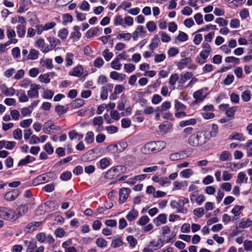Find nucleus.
<instances>
[{"label": "nucleus", "instance_id": "47", "mask_svg": "<svg viewBox=\"0 0 252 252\" xmlns=\"http://www.w3.org/2000/svg\"><path fill=\"white\" fill-rule=\"evenodd\" d=\"M225 61L226 63H233L236 64H239L240 63L239 59L233 56L226 57L225 59Z\"/></svg>", "mask_w": 252, "mask_h": 252}, {"label": "nucleus", "instance_id": "48", "mask_svg": "<svg viewBox=\"0 0 252 252\" xmlns=\"http://www.w3.org/2000/svg\"><path fill=\"white\" fill-rule=\"evenodd\" d=\"M73 58V54L69 53H67L66 57L65 58V62L66 63V65L67 66H70L73 63L72 59Z\"/></svg>", "mask_w": 252, "mask_h": 252}, {"label": "nucleus", "instance_id": "37", "mask_svg": "<svg viewBox=\"0 0 252 252\" xmlns=\"http://www.w3.org/2000/svg\"><path fill=\"white\" fill-rule=\"evenodd\" d=\"M193 174V172L191 169H186L180 172L181 176L185 178H189Z\"/></svg>", "mask_w": 252, "mask_h": 252}, {"label": "nucleus", "instance_id": "49", "mask_svg": "<svg viewBox=\"0 0 252 252\" xmlns=\"http://www.w3.org/2000/svg\"><path fill=\"white\" fill-rule=\"evenodd\" d=\"M13 136L14 139L20 140L22 138V131L20 128H17L13 131Z\"/></svg>", "mask_w": 252, "mask_h": 252}, {"label": "nucleus", "instance_id": "62", "mask_svg": "<svg viewBox=\"0 0 252 252\" xmlns=\"http://www.w3.org/2000/svg\"><path fill=\"white\" fill-rule=\"evenodd\" d=\"M150 220L147 216H143L138 220V224L140 225H144L147 223Z\"/></svg>", "mask_w": 252, "mask_h": 252}, {"label": "nucleus", "instance_id": "31", "mask_svg": "<svg viewBox=\"0 0 252 252\" xmlns=\"http://www.w3.org/2000/svg\"><path fill=\"white\" fill-rule=\"evenodd\" d=\"M120 59L116 57L115 60L111 63V67L114 69L119 70L121 68L122 64L119 63Z\"/></svg>", "mask_w": 252, "mask_h": 252}, {"label": "nucleus", "instance_id": "15", "mask_svg": "<svg viewBox=\"0 0 252 252\" xmlns=\"http://www.w3.org/2000/svg\"><path fill=\"white\" fill-rule=\"evenodd\" d=\"M35 158L34 157L28 155L25 158L21 159L18 162V165L19 166L25 165L35 160Z\"/></svg>", "mask_w": 252, "mask_h": 252}, {"label": "nucleus", "instance_id": "32", "mask_svg": "<svg viewBox=\"0 0 252 252\" xmlns=\"http://www.w3.org/2000/svg\"><path fill=\"white\" fill-rule=\"evenodd\" d=\"M17 210L18 214L22 216L28 212V206L26 204L21 205L18 207Z\"/></svg>", "mask_w": 252, "mask_h": 252}, {"label": "nucleus", "instance_id": "30", "mask_svg": "<svg viewBox=\"0 0 252 252\" xmlns=\"http://www.w3.org/2000/svg\"><path fill=\"white\" fill-rule=\"evenodd\" d=\"M231 157V155L228 151H224L220 154V159L221 161L228 160Z\"/></svg>", "mask_w": 252, "mask_h": 252}, {"label": "nucleus", "instance_id": "44", "mask_svg": "<svg viewBox=\"0 0 252 252\" xmlns=\"http://www.w3.org/2000/svg\"><path fill=\"white\" fill-rule=\"evenodd\" d=\"M38 78L41 82L47 84L50 82V79L49 78V75L48 74H41L39 76Z\"/></svg>", "mask_w": 252, "mask_h": 252}, {"label": "nucleus", "instance_id": "6", "mask_svg": "<svg viewBox=\"0 0 252 252\" xmlns=\"http://www.w3.org/2000/svg\"><path fill=\"white\" fill-rule=\"evenodd\" d=\"M130 191V189L128 188H123L120 189L119 191L120 203H123L126 200Z\"/></svg>", "mask_w": 252, "mask_h": 252}, {"label": "nucleus", "instance_id": "42", "mask_svg": "<svg viewBox=\"0 0 252 252\" xmlns=\"http://www.w3.org/2000/svg\"><path fill=\"white\" fill-rule=\"evenodd\" d=\"M102 55L105 60L107 62L109 61L113 56V53L112 52H109V50L107 49H105L102 52Z\"/></svg>", "mask_w": 252, "mask_h": 252}, {"label": "nucleus", "instance_id": "51", "mask_svg": "<svg viewBox=\"0 0 252 252\" xmlns=\"http://www.w3.org/2000/svg\"><path fill=\"white\" fill-rule=\"evenodd\" d=\"M71 173L69 171H66L62 174L60 176V179L63 181H67L71 177Z\"/></svg>", "mask_w": 252, "mask_h": 252}, {"label": "nucleus", "instance_id": "28", "mask_svg": "<svg viewBox=\"0 0 252 252\" xmlns=\"http://www.w3.org/2000/svg\"><path fill=\"white\" fill-rule=\"evenodd\" d=\"M17 32L20 37L24 36L26 33V30L24 25H19L17 27Z\"/></svg>", "mask_w": 252, "mask_h": 252}, {"label": "nucleus", "instance_id": "63", "mask_svg": "<svg viewBox=\"0 0 252 252\" xmlns=\"http://www.w3.org/2000/svg\"><path fill=\"white\" fill-rule=\"evenodd\" d=\"M244 247L246 251L252 250V241L250 240H245L244 242Z\"/></svg>", "mask_w": 252, "mask_h": 252}, {"label": "nucleus", "instance_id": "52", "mask_svg": "<svg viewBox=\"0 0 252 252\" xmlns=\"http://www.w3.org/2000/svg\"><path fill=\"white\" fill-rule=\"evenodd\" d=\"M54 94V93L50 90H46L44 92L43 97L45 99H51Z\"/></svg>", "mask_w": 252, "mask_h": 252}, {"label": "nucleus", "instance_id": "25", "mask_svg": "<svg viewBox=\"0 0 252 252\" xmlns=\"http://www.w3.org/2000/svg\"><path fill=\"white\" fill-rule=\"evenodd\" d=\"M191 62L190 58H186L178 63L177 66L179 69H182L185 67V65H187Z\"/></svg>", "mask_w": 252, "mask_h": 252}, {"label": "nucleus", "instance_id": "60", "mask_svg": "<svg viewBox=\"0 0 252 252\" xmlns=\"http://www.w3.org/2000/svg\"><path fill=\"white\" fill-rule=\"evenodd\" d=\"M104 64V61L100 57L97 58L94 62V65L96 67H100Z\"/></svg>", "mask_w": 252, "mask_h": 252}, {"label": "nucleus", "instance_id": "41", "mask_svg": "<svg viewBox=\"0 0 252 252\" xmlns=\"http://www.w3.org/2000/svg\"><path fill=\"white\" fill-rule=\"evenodd\" d=\"M218 132V126L216 124H213L212 126V130L209 132L210 138L211 137H216Z\"/></svg>", "mask_w": 252, "mask_h": 252}, {"label": "nucleus", "instance_id": "58", "mask_svg": "<svg viewBox=\"0 0 252 252\" xmlns=\"http://www.w3.org/2000/svg\"><path fill=\"white\" fill-rule=\"evenodd\" d=\"M93 125L94 126H100L102 125L103 123V119L102 117L98 116L96 117H94L93 120Z\"/></svg>", "mask_w": 252, "mask_h": 252}, {"label": "nucleus", "instance_id": "1", "mask_svg": "<svg viewBox=\"0 0 252 252\" xmlns=\"http://www.w3.org/2000/svg\"><path fill=\"white\" fill-rule=\"evenodd\" d=\"M210 139V136L208 131H198L189 137L188 143L191 146L198 147L205 144Z\"/></svg>", "mask_w": 252, "mask_h": 252}, {"label": "nucleus", "instance_id": "17", "mask_svg": "<svg viewBox=\"0 0 252 252\" xmlns=\"http://www.w3.org/2000/svg\"><path fill=\"white\" fill-rule=\"evenodd\" d=\"M138 216V212L134 208L130 211L126 216V219L130 221L135 220Z\"/></svg>", "mask_w": 252, "mask_h": 252}, {"label": "nucleus", "instance_id": "34", "mask_svg": "<svg viewBox=\"0 0 252 252\" xmlns=\"http://www.w3.org/2000/svg\"><path fill=\"white\" fill-rule=\"evenodd\" d=\"M67 109L63 105H58L55 107V111L59 115H62L66 112Z\"/></svg>", "mask_w": 252, "mask_h": 252}, {"label": "nucleus", "instance_id": "23", "mask_svg": "<svg viewBox=\"0 0 252 252\" xmlns=\"http://www.w3.org/2000/svg\"><path fill=\"white\" fill-rule=\"evenodd\" d=\"M54 125V124L52 121H48L44 125L43 131L45 133L50 134L51 133V129H52V126Z\"/></svg>", "mask_w": 252, "mask_h": 252}, {"label": "nucleus", "instance_id": "38", "mask_svg": "<svg viewBox=\"0 0 252 252\" xmlns=\"http://www.w3.org/2000/svg\"><path fill=\"white\" fill-rule=\"evenodd\" d=\"M85 140L88 144H91L94 141V134L92 131H89L86 134Z\"/></svg>", "mask_w": 252, "mask_h": 252}, {"label": "nucleus", "instance_id": "14", "mask_svg": "<svg viewBox=\"0 0 252 252\" xmlns=\"http://www.w3.org/2000/svg\"><path fill=\"white\" fill-rule=\"evenodd\" d=\"M126 143H123V149L121 150L118 149V146L117 144H111L107 147V150L108 151L112 153H115L123 151L126 148Z\"/></svg>", "mask_w": 252, "mask_h": 252}, {"label": "nucleus", "instance_id": "9", "mask_svg": "<svg viewBox=\"0 0 252 252\" xmlns=\"http://www.w3.org/2000/svg\"><path fill=\"white\" fill-rule=\"evenodd\" d=\"M154 153L161 151L166 147V143L163 141H153Z\"/></svg>", "mask_w": 252, "mask_h": 252}, {"label": "nucleus", "instance_id": "33", "mask_svg": "<svg viewBox=\"0 0 252 252\" xmlns=\"http://www.w3.org/2000/svg\"><path fill=\"white\" fill-rule=\"evenodd\" d=\"M49 41L50 42L51 49H53L56 46L60 45L61 44L60 40L54 37H50Z\"/></svg>", "mask_w": 252, "mask_h": 252}, {"label": "nucleus", "instance_id": "12", "mask_svg": "<svg viewBox=\"0 0 252 252\" xmlns=\"http://www.w3.org/2000/svg\"><path fill=\"white\" fill-rule=\"evenodd\" d=\"M1 92L7 96H12L15 94V89L11 88H7L5 84H3L1 87Z\"/></svg>", "mask_w": 252, "mask_h": 252}, {"label": "nucleus", "instance_id": "22", "mask_svg": "<svg viewBox=\"0 0 252 252\" xmlns=\"http://www.w3.org/2000/svg\"><path fill=\"white\" fill-rule=\"evenodd\" d=\"M159 42L160 41L158 36L157 35H155L152 40L151 44L149 45V48L151 50H153L157 48L158 46Z\"/></svg>", "mask_w": 252, "mask_h": 252}, {"label": "nucleus", "instance_id": "4", "mask_svg": "<svg viewBox=\"0 0 252 252\" xmlns=\"http://www.w3.org/2000/svg\"><path fill=\"white\" fill-rule=\"evenodd\" d=\"M20 193L21 191L19 189H12L4 195V198L8 201H12L15 200Z\"/></svg>", "mask_w": 252, "mask_h": 252}, {"label": "nucleus", "instance_id": "11", "mask_svg": "<svg viewBox=\"0 0 252 252\" xmlns=\"http://www.w3.org/2000/svg\"><path fill=\"white\" fill-rule=\"evenodd\" d=\"M25 246L27 247L26 252H33L37 247L36 242L34 241L24 240Z\"/></svg>", "mask_w": 252, "mask_h": 252}, {"label": "nucleus", "instance_id": "26", "mask_svg": "<svg viewBox=\"0 0 252 252\" xmlns=\"http://www.w3.org/2000/svg\"><path fill=\"white\" fill-rule=\"evenodd\" d=\"M166 215L164 214H160L156 219H154V222L157 225H159L158 221L161 222L162 223L164 224L166 222Z\"/></svg>", "mask_w": 252, "mask_h": 252}, {"label": "nucleus", "instance_id": "20", "mask_svg": "<svg viewBox=\"0 0 252 252\" xmlns=\"http://www.w3.org/2000/svg\"><path fill=\"white\" fill-rule=\"evenodd\" d=\"M123 245V242L122 238L118 236H115L112 242L111 245L114 248H116L120 247Z\"/></svg>", "mask_w": 252, "mask_h": 252}, {"label": "nucleus", "instance_id": "10", "mask_svg": "<svg viewBox=\"0 0 252 252\" xmlns=\"http://www.w3.org/2000/svg\"><path fill=\"white\" fill-rule=\"evenodd\" d=\"M83 73V68L80 65H78L74 67L72 71L69 72V75L70 76L80 77Z\"/></svg>", "mask_w": 252, "mask_h": 252}, {"label": "nucleus", "instance_id": "5", "mask_svg": "<svg viewBox=\"0 0 252 252\" xmlns=\"http://www.w3.org/2000/svg\"><path fill=\"white\" fill-rule=\"evenodd\" d=\"M41 88V86L39 85H36L35 84H32L31 85V89L28 91V95L31 97H38V90Z\"/></svg>", "mask_w": 252, "mask_h": 252}, {"label": "nucleus", "instance_id": "8", "mask_svg": "<svg viewBox=\"0 0 252 252\" xmlns=\"http://www.w3.org/2000/svg\"><path fill=\"white\" fill-rule=\"evenodd\" d=\"M172 127V125L168 122H166V124H162L159 126V131L160 134L164 135L168 132Z\"/></svg>", "mask_w": 252, "mask_h": 252}, {"label": "nucleus", "instance_id": "61", "mask_svg": "<svg viewBox=\"0 0 252 252\" xmlns=\"http://www.w3.org/2000/svg\"><path fill=\"white\" fill-rule=\"evenodd\" d=\"M46 234L44 232H41L37 234L36 238L38 241L42 243L46 241Z\"/></svg>", "mask_w": 252, "mask_h": 252}, {"label": "nucleus", "instance_id": "54", "mask_svg": "<svg viewBox=\"0 0 252 252\" xmlns=\"http://www.w3.org/2000/svg\"><path fill=\"white\" fill-rule=\"evenodd\" d=\"M177 39L179 41H186L188 39V35L183 32H180L177 37Z\"/></svg>", "mask_w": 252, "mask_h": 252}, {"label": "nucleus", "instance_id": "57", "mask_svg": "<svg viewBox=\"0 0 252 252\" xmlns=\"http://www.w3.org/2000/svg\"><path fill=\"white\" fill-rule=\"evenodd\" d=\"M126 240L132 247H134L137 244V240L132 235H129L126 237Z\"/></svg>", "mask_w": 252, "mask_h": 252}, {"label": "nucleus", "instance_id": "7", "mask_svg": "<svg viewBox=\"0 0 252 252\" xmlns=\"http://www.w3.org/2000/svg\"><path fill=\"white\" fill-rule=\"evenodd\" d=\"M153 142H149L143 146L141 148L142 153L144 154H150L151 153H154V148Z\"/></svg>", "mask_w": 252, "mask_h": 252}, {"label": "nucleus", "instance_id": "3", "mask_svg": "<svg viewBox=\"0 0 252 252\" xmlns=\"http://www.w3.org/2000/svg\"><path fill=\"white\" fill-rule=\"evenodd\" d=\"M15 213L8 207L0 206V218L5 220H14Z\"/></svg>", "mask_w": 252, "mask_h": 252}, {"label": "nucleus", "instance_id": "64", "mask_svg": "<svg viewBox=\"0 0 252 252\" xmlns=\"http://www.w3.org/2000/svg\"><path fill=\"white\" fill-rule=\"evenodd\" d=\"M193 213L198 218H200L205 214V212L203 208H198L194 210Z\"/></svg>", "mask_w": 252, "mask_h": 252}, {"label": "nucleus", "instance_id": "29", "mask_svg": "<svg viewBox=\"0 0 252 252\" xmlns=\"http://www.w3.org/2000/svg\"><path fill=\"white\" fill-rule=\"evenodd\" d=\"M192 74L191 72H187L184 75H182L179 81L180 84H184L187 80L189 79L192 77Z\"/></svg>", "mask_w": 252, "mask_h": 252}, {"label": "nucleus", "instance_id": "35", "mask_svg": "<svg viewBox=\"0 0 252 252\" xmlns=\"http://www.w3.org/2000/svg\"><path fill=\"white\" fill-rule=\"evenodd\" d=\"M68 33V32L67 29L63 28L59 31L58 36L62 40H64L66 38Z\"/></svg>", "mask_w": 252, "mask_h": 252}, {"label": "nucleus", "instance_id": "24", "mask_svg": "<svg viewBox=\"0 0 252 252\" xmlns=\"http://www.w3.org/2000/svg\"><path fill=\"white\" fill-rule=\"evenodd\" d=\"M237 179L236 182L238 183H242L245 182L246 183H247L248 181V177L246 176V174L244 172H240L237 176Z\"/></svg>", "mask_w": 252, "mask_h": 252}, {"label": "nucleus", "instance_id": "55", "mask_svg": "<svg viewBox=\"0 0 252 252\" xmlns=\"http://www.w3.org/2000/svg\"><path fill=\"white\" fill-rule=\"evenodd\" d=\"M234 78V77L233 75L228 74L223 81L224 84L225 85H229L233 82Z\"/></svg>", "mask_w": 252, "mask_h": 252}, {"label": "nucleus", "instance_id": "50", "mask_svg": "<svg viewBox=\"0 0 252 252\" xmlns=\"http://www.w3.org/2000/svg\"><path fill=\"white\" fill-rule=\"evenodd\" d=\"M99 162L100 168L103 169L106 168L110 164L109 160L106 158L101 159Z\"/></svg>", "mask_w": 252, "mask_h": 252}, {"label": "nucleus", "instance_id": "45", "mask_svg": "<svg viewBox=\"0 0 252 252\" xmlns=\"http://www.w3.org/2000/svg\"><path fill=\"white\" fill-rule=\"evenodd\" d=\"M244 208V207L243 206L235 205L231 210V213L235 216H237L240 214L241 209Z\"/></svg>", "mask_w": 252, "mask_h": 252}, {"label": "nucleus", "instance_id": "13", "mask_svg": "<svg viewBox=\"0 0 252 252\" xmlns=\"http://www.w3.org/2000/svg\"><path fill=\"white\" fill-rule=\"evenodd\" d=\"M100 34L99 30L97 27H94L89 30L86 33V37L88 38H91L94 35H99Z\"/></svg>", "mask_w": 252, "mask_h": 252}, {"label": "nucleus", "instance_id": "56", "mask_svg": "<svg viewBox=\"0 0 252 252\" xmlns=\"http://www.w3.org/2000/svg\"><path fill=\"white\" fill-rule=\"evenodd\" d=\"M63 24L64 25L67 24V23H71L73 20L72 16L69 14H65L63 16Z\"/></svg>", "mask_w": 252, "mask_h": 252}, {"label": "nucleus", "instance_id": "53", "mask_svg": "<svg viewBox=\"0 0 252 252\" xmlns=\"http://www.w3.org/2000/svg\"><path fill=\"white\" fill-rule=\"evenodd\" d=\"M124 69L128 73L132 72L135 69V66L132 63H126L124 65Z\"/></svg>", "mask_w": 252, "mask_h": 252}, {"label": "nucleus", "instance_id": "18", "mask_svg": "<svg viewBox=\"0 0 252 252\" xmlns=\"http://www.w3.org/2000/svg\"><path fill=\"white\" fill-rule=\"evenodd\" d=\"M229 139L230 140H237L240 141L245 140V137L243 134L238 132H233L229 136Z\"/></svg>", "mask_w": 252, "mask_h": 252}, {"label": "nucleus", "instance_id": "16", "mask_svg": "<svg viewBox=\"0 0 252 252\" xmlns=\"http://www.w3.org/2000/svg\"><path fill=\"white\" fill-rule=\"evenodd\" d=\"M39 54V52L38 51L34 49H31L26 60H36L38 58ZM24 60L25 59H24Z\"/></svg>", "mask_w": 252, "mask_h": 252}, {"label": "nucleus", "instance_id": "27", "mask_svg": "<svg viewBox=\"0 0 252 252\" xmlns=\"http://www.w3.org/2000/svg\"><path fill=\"white\" fill-rule=\"evenodd\" d=\"M196 120L195 119H191L189 120L183 121L180 123V126L185 127L189 125H194L196 124Z\"/></svg>", "mask_w": 252, "mask_h": 252}, {"label": "nucleus", "instance_id": "2", "mask_svg": "<svg viewBox=\"0 0 252 252\" xmlns=\"http://www.w3.org/2000/svg\"><path fill=\"white\" fill-rule=\"evenodd\" d=\"M126 170V167L125 166L119 165L109 169L104 177L105 179L111 180L124 173Z\"/></svg>", "mask_w": 252, "mask_h": 252}, {"label": "nucleus", "instance_id": "19", "mask_svg": "<svg viewBox=\"0 0 252 252\" xmlns=\"http://www.w3.org/2000/svg\"><path fill=\"white\" fill-rule=\"evenodd\" d=\"M85 104V101L83 99L81 98H77L70 103L71 107L75 109L80 107L83 106Z\"/></svg>", "mask_w": 252, "mask_h": 252}, {"label": "nucleus", "instance_id": "39", "mask_svg": "<svg viewBox=\"0 0 252 252\" xmlns=\"http://www.w3.org/2000/svg\"><path fill=\"white\" fill-rule=\"evenodd\" d=\"M252 225V220H250V219H247L246 220H243L241 221L239 223V227L240 228H246L248 227H249Z\"/></svg>", "mask_w": 252, "mask_h": 252}, {"label": "nucleus", "instance_id": "46", "mask_svg": "<svg viewBox=\"0 0 252 252\" xmlns=\"http://www.w3.org/2000/svg\"><path fill=\"white\" fill-rule=\"evenodd\" d=\"M182 155V152L171 154L169 156V158L173 161L177 160L182 158L181 157Z\"/></svg>", "mask_w": 252, "mask_h": 252}, {"label": "nucleus", "instance_id": "43", "mask_svg": "<svg viewBox=\"0 0 252 252\" xmlns=\"http://www.w3.org/2000/svg\"><path fill=\"white\" fill-rule=\"evenodd\" d=\"M241 97L244 101H248L251 99V91L246 90L243 92L241 95Z\"/></svg>", "mask_w": 252, "mask_h": 252}, {"label": "nucleus", "instance_id": "59", "mask_svg": "<svg viewBox=\"0 0 252 252\" xmlns=\"http://www.w3.org/2000/svg\"><path fill=\"white\" fill-rule=\"evenodd\" d=\"M175 108L176 109V110H184L186 109V106L184 104L179 101L178 100H175Z\"/></svg>", "mask_w": 252, "mask_h": 252}, {"label": "nucleus", "instance_id": "21", "mask_svg": "<svg viewBox=\"0 0 252 252\" xmlns=\"http://www.w3.org/2000/svg\"><path fill=\"white\" fill-rule=\"evenodd\" d=\"M203 90L201 89L195 92L193 94V97L200 101H203L206 97V95H203Z\"/></svg>", "mask_w": 252, "mask_h": 252}, {"label": "nucleus", "instance_id": "40", "mask_svg": "<svg viewBox=\"0 0 252 252\" xmlns=\"http://www.w3.org/2000/svg\"><path fill=\"white\" fill-rule=\"evenodd\" d=\"M237 106H233L228 109L226 112L225 115L227 117L233 118L235 112L236 111Z\"/></svg>", "mask_w": 252, "mask_h": 252}, {"label": "nucleus", "instance_id": "36", "mask_svg": "<svg viewBox=\"0 0 252 252\" xmlns=\"http://www.w3.org/2000/svg\"><path fill=\"white\" fill-rule=\"evenodd\" d=\"M96 244L100 248H105L107 245V242L102 238H98L96 240Z\"/></svg>", "mask_w": 252, "mask_h": 252}]
</instances>
